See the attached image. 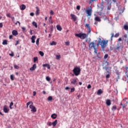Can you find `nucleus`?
<instances>
[{
  "mask_svg": "<svg viewBox=\"0 0 128 128\" xmlns=\"http://www.w3.org/2000/svg\"><path fill=\"white\" fill-rule=\"evenodd\" d=\"M36 16H38L40 14V8L38 7H36Z\"/></svg>",
  "mask_w": 128,
  "mask_h": 128,
  "instance_id": "obj_19",
  "label": "nucleus"
},
{
  "mask_svg": "<svg viewBox=\"0 0 128 128\" xmlns=\"http://www.w3.org/2000/svg\"><path fill=\"white\" fill-rule=\"evenodd\" d=\"M22 30L23 32H24V30H26V28H24V27H22Z\"/></svg>",
  "mask_w": 128,
  "mask_h": 128,
  "instance_id": "obj_59",
  "label": "nucleus"
},
{
  "mask_svg": "<svg viewBox=\"0 0 128 128\" xmlns=\"http://www.w3.org/2000/svg\"><path fill=\"white\" fill-rule=\"evenodd\" d=\"M124 100H126V98H125L122 101V102H121L120 104V105L122 106L123 108H126V105L124 104H122V102H124Z\"/></svg>",
  "mask_w": 128,
  "mask_h": 128,
  "instance_id": "obj_22",
  "label": "nucleus"
},
{
  "mask_svg": "<svg viewBox=\"0 0 128 128\" xmlns=\"http://www.w3.org/2000/svg\"><path fill=\"white\" fill-rule=\"evenodd\" d=\"M49 22H50V24H54V21H52V19H49Z\"/></svg>",
  "mask_w": 128,
  "mask_h": 128,
  "instance_id": "obj_50",
  "label": "nucleus"
},
{
  "mask_svg": "<svg viewBox=\"0 0 128 128\" xmlns=\"http://www.w3.org/2000/svg\"><path fill=\"white\" fill-rule=\"evenodd\" d=\"M38 57H35L34 58V62H38Z\"/></svg>",
  "mask_w": 128,
  "mask_h": 128,
  "instance_id": "obj_35",
  "label": "nucleus"
},
{
  "mask_svg": "<svg viewBox=\"0 0 128 128\" xmlns=\"http://www.w3.org/2000/svg\"><path fill=\"white\" fill-rule=\"evenodd\" d=\"M78 78H74L71 80L72 84L74 86H76L78 84Z\"/></svg>",
  "mask_w": 128,
  "mask_h": 128,
  "instance_id": "obj_8",
  "label": "nucleus"
},
{
  "mask_svg": "<svg viewBox=\"0 0 128 128\" xmlns=\"http://www.w3.org/2000/svg\"><path fill=\"white\" fill-rule=\"evenodd\" d=\"M92 12V7H88V9L86 10V14H87V16H91Z\"/></svg>",
  "mask_w": 128,
  "mask_h": 128,
  "instance_id": "obj_6",
  "label": "nucleus"
},
{
  "mask_svg": "<svg viewBox=\"0 0 128 128\" xmlns=\"http://www.w3.org/2000/svg\"><path fill=\"white\" fill-rule=\"evenodd\" d=\"M124 68H126V76H127V78H128V74H127L126 73L128 72V66H124L123 67Z\"/></svg>",
  "mask_w": 128,
  "mask_h": 128,
  "instance_id": "obj_21",
  "label": "nucleus"
},
{
  "mask_svg": "<svg viewBox=\"0 0 128 128\" xmlns=\"http://www.w3.org/2000/svg\"><path fill=\"white\" fill-rule=\"evenodd\" d=\"M2 44H4V46L6 44H8V40H4L2 42Z\"/></svg>",
  "mask_w": 128,
  "mask_h": 128,
  "instance_id": "obj_31",
  "label": "nucleus"
},
{
  "mask_svg": "<svg viewBox=\"0 0 128 128\" xmlns=\"http://www.w3.org/2000/svg\"><path fill=\"white\" fill-rule=\"evenodd\" d=\"M46 80L48 82H50V78L49 76H46Z\"/></svg>",
  "mask_w": 128,
  "mask_h": 128,
  "instance_id": "obj_44",
  "label": "nucleus"
},
{
  "mask_svg": "<svg viewBox=\"0 0 128 128\" xmlns=\"http://www.w3.org/2000/svg\"><path fill=\"white\" fill-rule=\"evenodd\" d=\"M43 66L44 67L46 66L48 68V70H50V64H44Z\"/></svg>",
  "mask_w": 128,
  "mask_h": 128,
  "instance_id": "obj_25",
  "label": "nucleus"
},
{
  "mask_svg": "<svg viewBox=\"0 0 128 128\" xmlns=\"http://www.w3.org/2000/svg\"><path fill=\"white\" fill-rule=\"evenodd\" d=\"M29 104H30V108H31V112H36V106H34V102H32V101H30L27 102L26 104L27 108H28Z\"/></svg>",
  "mask_w": 128,
  "mask_h": 128,
  "instance_id": "obj_3",
  "label": "nucleus"
},
{
  "mask_svg": "<svg viewBox=\"0 0 128 128\" xmlns=\"http://www.w3.org/2000/svg\"><path fill=\"white\" fill-rule=\"evenodd\" d=\"M36 94V91L33 92V96H34Z\"/></svg>",
  "mask_w": 128,
  "mask_h": 128,
  "instance_id": "obj_55",
  "label": "nucleus"
},
{
  "mask_svg": "<svg viewBox=\"0 0 128 128\" xmlns=\"http://www.w3.org/2000/svg\"><path fill=\"white\" fill-rule=\"evenodd\" d=\"M18 44H20V42H19L18 40H17L16 42V44H15V46H18Z\"/></svg>",
  "mask_w": 128,
  "mask_h": 128,
  "instance_id": "obj_58",
  "label": "nucleus"
},
{
  "mask_svg": "<svg viewBox=\"0 0 128 128\" xmlns=\"http://www.w3.org/2000/svg\"><path fill=\"white\" fill-rule=\"evenodd\" d=\"M110 74H108L107 75H106V78H110Z\"/></svg>",
  "mask_w": 128,
  "mask_h": 128,
  "instance_id": "obj_51",
  "label": "nucleus"
},
{
  "mask_svg": "<svg viewBox=\"0 0 128 128\" xmlns=\"http://www.w3.org/2000/svg\"><path fill=\"white\" fill-rule=\"evenodd\" d=\"M14 68L16 70H18L20 68V66H18V65L14 64Z\"/></svg>",
  "mask_w": 128,
  "mask_h": 128,
  "instance_id": "obj_36",
  "label": "nucleus"
},
{
  "mask_svg": "<svg viewBox=\"0 0 128 128\" xmlns=\"http://www.w3.org/2000/svg\"><path fill=\"white\" fill-rule=\"evenodd\" d=\"M90 0V2H96V0Z\"/></svg>",
  "mask_w": 128,
  "mask_h": 128,
  "instance_id": "obj_63",
  "label": "nucleus"
},
{
  "mask_svg": "<svg viewBox=\"0 0 128 128\" xmlns=\"http://www.w3.org/2000/svg\"><path fill=\"white\" fill-rule=\"evenodd\" d=\"M30 16H34V12L30 13Z\"/></svg>",
  "mask_w": 128,
  "mask_h": 128,
  "instance_id": "obj_54",
  "label": "nucleus"
},
{
  "mask_svg": "<svg viewBox=\"0 0 128 128\" xmlns=\"http://www.w3.org/2000/svg\"><path fill=\"white\" fill-rule=\"evenodd\" d=\"M76 36H78V38H80V40H84L88 37V35L84 33H80V34H75Z\"/></svg>",
  "mask_w": 128,
  "mask_h": 128,
  "instance_id": "obj_4",
  "label": "nucleus"
},
{
  "mask_svg": "<svg viewBox=\"0 0 128 128\" xmlns=\"http://www.w3.org/2000/svg\"><path fill=\"white\" fill-rule=\"evenodd\" d=\"M98 46H101L102 48L104 50L106 46H108V40H102L100 38H98Z\"/></svg>",
  "mask_w": 128,
  "mask_h": 128,
  "instance_id": "obj_2",
  "label": "nucleus"
},
{
  "mask_svg": "<svg viewBox=\"0 0 128 128\" xmlns=\"http://www.w3.org/2000/svg\"><path fill=\"white\" fill-rule=\"evenodd\" d=\"M103 92H104L102 91V89H99L97 92V94L98 96H100V94H102Z\"/></svg>",
  "mask_w": 128,
  "mask_h": 128,
  "instance_id": "obj_16",
  "label": "nucleus"
},
{
  "mask_svg": "<svg viewBox=\"0 0 128 128\" xmlns=\"http://www.w3.org/2000/svg\"><path fill=\"white\" fill-rule=\"evenodd\" d=\"M71 20H73L74 22H76L77 20L76 16L74 14H70Z\"/></svg>",
  "mask_w": 128,
  "mask_h": 128,
  "instance_id": "obj_10",
  "label": "nucleus"
},
{
  "mask_svg": "<svg viewBox=\"0 0 128 128\" xmlns=\"http://www.w3.org/2000/svg\"><path fill=\"white\" fill-rule=\"evenodd\" d=\"M66 46H70V42H65Z\"/></svg>",
  "mask_w": 128,
  "mask_h": 128,
  "instance_id": "obj_52",
  "label": "nucleus"
},
{
  "mask_svg": "<svg viewBox=\"0 0 128 128\" xmlns=\"http://www.w3.org/2000/svg\"><path fill=\"white\" fill-rule=\"evenodd\" d=\"M10 80H14V76L12 74L10 75Z\"/></svg>",
  "mask_w": 128,
  "mask_h": 128,
  "instance_id": "obj_37",
  "label": "nucleus"
},
{
  "mask_svg": "<svg viewBox=\"0 0 128 128\" xmlns=\"http://www.w3.org/2000/svg\"><path fill=\"white\" fill-rule=\"evenodd\" d=\"M76 10H80V6H76Z\"/></svg>",
  "mask_w": 128,
  "mask_h": 128,
  "instance_id": "obj_49",
  "label": "nucleus"
},
{
  "mask_svg": "<svg viewBox=\"0 0 128 128\" xmlns=\"http://www.w3.org/2000/svg\"><path fill=\"white\" fill-rule=\"evenodd\" d=\"M26 8V5L23 4L21 6L20 10H24V9Z\"/></svg>",
  "mask_w": 128,
  "mask_h": 128,
  "instance_id": "obj_24",
  "label": "nucleus"
},
{
  "mask_svg": "<svg viewBox=\"0 0 128 128\" xmlns=\"http://www.w3.org/2000/svg\"><path fill=\"white\" fill-rule=\"evenodd\" d=\"M3 25H2V23H0V28H2Z\"/></svg>",
  "mask_w": 128,
  "mask_h": 128,
  "instance_id": "obj_62",
  "label": "nucleus"
},
{
  "mask_svg": "<svg viewBox=\"0 0 128 128\" xmlns=\"http://www.w3.org/2000/svg\"><path fill=\"white\" fill-rule=\"evenodd\" d=\"M48 100H52V96H49L48 98Z\"/></svg>",
  "mask_w": 128,
  "mask_h": 128,
  "instance_id": "obj_40",
  "label": "nucleus"
},
{
  "mask_svg": "<svg viewBox=\"0 0 128 128\" xmlns=\"http://www.w3.org/2000/svg\"><path fill=\"white\" fill-rule=\"evenodd\" d=\"M12 106H14V102H11L10 103V110L12 109Z\"/></svg>",
  "mask_w": 128,
  "mask_h": 128,
  "instance_id": "obj_33",
  "label": "nucleus"
},
{
  "mask_svg": "<svg viewBox=\"0 0 128 128\" xmlns=\"http://www.w3.org/2000/svg\"><path fill=\"white\" fill-rule=\"evenodd\" d=\"M6 16L8 18H12V16H10V13L6 14Z\"/></svg>",
  "mask_w": 128,
  "mask_h": 128,
  "instance_id": "obj_47",
  "label": "nucleus"
},
{
  "mask_svg": "<svg viewBox=\"0 0 128 128\" xmlns=\"http://www.w3.org/2000/svg\"><path fill=\"white\" fill-rule=\"evenodd\" d=\"M32 25L34 26H35V28H38V24H36V22H32Z\"/></svg>",
  "mask_w": 128,
  "mask_h": 128,
  "instance_id": "obj_29",
  "label": "nucleus"
},
{
  "mask_svg": "<svg viewBox=\"0 0 128 128\" xmlns=\"http://www.w3.org/2000/svg\"><path fill=\"white\" fill-rule=\"evenodd\" d=\"M118 42H122V38H119L118 40Z\"/></svg>",
  "mask_w": 128,
  "mask_h": 128,
  "instance_id": "obj_64",
  "label": "nucleus"
},
{
  "mask_svg": "<svg viewBox=\"0 0 128 128\" xmlns=\"http://www.w3.org/2000/svg\"><path fill=\"white\" fill-rule=\"evenodd\" d=\"M60 55H56V60H60Z\"/></svg>",
  "mask_w": 128,
  "mask_h": 128,
  "instance_id": "obj_43",
  "label": "nucleus"
},
{
  "mask_svg": "<svg viewBox=\"0 0 128 128\" xmlns=\"http://www.w3.org/2000/svg\"><path fill=\"white\" fill-rule=\"evenodd\" d=\"M118 36H120V33H117L115 35L114 33L111 34V37L110 40V42H112L113 38H118Z\"/></svg>",
  "mask_w": 128,
  "mask_h": 128,
  "instance_id": "obj_7",
  "label": "nucleus"
},
{
  "mask_svg": "<svg viewBox=\"0 0 128 128\" xmlns=\"http://www.w3.org/2000/svg\"><path fill=\"white\" fill-rule=\"evenodd\" d=\"M50 34L52 33V32H54V26L52 25L50 26Z\"/></svg>",
  "mask_w": 128,
  "mask_h": 128,
  "instance_id": "obj_26",
  "label": "nucleus"
},
{
  "mask_svg": "<svg viewBox=\"0 0 128 128\" xmlns=\"http://www.w3.org/2000/svg\"><path fill=\"white\" fill-rule=\"evenodd\" d=\"M124 29L126 30H128V25H125V26H124Z\"/></svg>",
  "mask_w": 128,
  "mask_h": 128,
  "instance_id": "obj_42",
  "label": "nucleus"
},
{
  "mask_svg": "<svg viewBox=\"0 0 128 128\" xmlns=\"http://www.w3.org/2000/svg\"><path fill=\"white\" fill-rule=\"evenodd\" d=\"M50 14H51V16H54V11H52V10H50Z\"/></svg>",
  "mask_w": 128,
  "mask_h": 128,
  "instance_id": "obj_45",
  "label": "nucleus"
},
{
  "mask_svg": "<svg viewBox=\"0 0 128 128\" xmlns=\"http://www.w3.org/2000/svg\"><path fill=\"white\" fill-rule=\"evenodd\" d=\"M12 34L13 36H18V31L16 30H13L12 31Z\"/></svg>",
  "mask_w": 128,
  "mask_h": 128,
  "instance_id": "obj_15",
  "label": "nucleus"
},
{
  "mask_svg": "<svg viewBox=\"0 0 128 128\" xmlns=\"http://www.w3.org/2000/svg\"><path fill=\"white\" fill-rule=\"evenodd\" d=\"M52 118H53V120H56V118H58V115L56 114H52L51 116Z\"/></svg>",
  "mask_w": 128,
  "mask_h": 128,
  "instance_id": "obj_18",
  "label": "nucleus"
},
{
  "mask_svg": "<svg viewBox=\"0 0 128 128\" xmlns=\"http://www.w3.org/2000/svg\"><path fill=\"white\" fill-rule=\"evenodd\" d=\"M12 21L13 22H14V17L11 16Z\"/></svg>",
  "mask_w": 128,
  "mask_h": 128,
  "instance_id": "obj_48",
  "label": "nucleus"
},
{
  "mask_svg": "<svg viewBox=\"0 0 128 128\" xmlns=\"http://www.w3.org/2000/svg\"><path fill=\"white\" fill-rule=\"evenodd\" d=\"M36 44L38 46L40 44V38H38L36 40Z\"/></svg>",
  "mask_w": 128,
  "mask_h": 128,
  "instance_id": "obj_34",
  "label": "nucleus"
},
{
  "mask_svg": "<svg viewBox=\"0 0 128 128\" xmlns=\"http://www.w3.org/2000/svg\"><path fill=\"white\" fill-rule=\"evenodd\" d=\"M108 58V54H106L104 56V58L106 60V59Z\"/></svg>",
  "mask_w": 128,
  "mask_h": 128,
  "instance_id": "obj_46",
  "label": "nucleus"
},
{
  "mask_svg": "<svg viewBox=\"0 0 128 128\" xmlns=\"http://www.w3.org/2000/svg\"><path fill=\"white\" fill-rule=\"evenodd\" d=\"M103 70H105L106 71V72H108V74H110V72H111L112 70V67H106V66H105L103 68Z\"/></svg>",
  "mask_w": 128,
  "mask_h": 128,
  "instance_id": "obj_9",
  "label": "nucleus"
},
{
  "mask_svg": "<svg viewBox=\"0 0 128 128\" xmlns=\"http://www.w3.org/2000/svg\"><path fill=\"white\" fill-rule=\"evenodd\" d=\"M30 34H31V36H32V30H30Z\"/></svg>",
  "mask_w": 128,
  "mask_h": 128,
  "instance_id": "obj_61",
  "label": "nucleus"
},
{
  "mask_svg": "<svg viewBox=\"0 0 128 128\" xmlns=\"http://www.w3.org/2000/svg\"><path fill=\"white\" fill-rule=\"evenodd\" d=\"M36 68V64H34L30 68V70H34Z\"/></svg>",
  "mask_w": 128,
  "mask_h": 128,
  "instance_id": "obj_13",
  "label": "nucleus"
},
{
  "mask_svg": "<svg viewBox=\"0 0 128 128\" xmlns=\"http://www.w3.org/2000/svg\"><path fill=\"white\" fill-rule=\"evenodd\" d=\"M18 24L19 26H20V22L19 21H17L16 24Z\"/></svg>",
  "mask_w": 128,
  "mask_h": 128,
  "instance_id": "obj_56",
  "label": "nucleus"
},
{
  "mask_svg": "<svg viewBox=\"0 0 128 128\" xmlns=\"http://www.w3.org/2000/svg\"><path fill=\"white\" fill-rule=\"evenodd\" d=\"M57 124H58V120H54V122H53L52 123L53 126H56Z\"/></svg>",
  "mask_w": 128,
  "mask_h": 128,
  "instance_id": "obj_23",
  "label": "nucleus"
},
{
  "mask_svg": "<svg viewBox=\"0 0 128 128\" xmlns=\"http://www.w3.org/2000/svg\"><path fill=\"white\" fill-rule=\"evenodd\" d=\"M106 104L108 106H110L112 104V102H110V100H106Z\"/></svg>",
  "mask_w": 128,
  "mask_h": 128,
  "instance_id": "obj_17",
  "label": "nucleus"
},
{
  "mask_svg": "<svg viewBox=\"0 0 128 128\" xmlns=\"http://www.w3.org/2000/svg\"><path fill=\"white\" fill-rule=\"evenodd\" d=\"M50 46H56V42L53 41L52 42L50 43Z\"/></svg>",
  "mask_w": 128,
  "mask_h": 128,
  "instance_id": "obj_30",
  "label": "nucleus"
},
{
  "mask_svg": "<svg viewBox=\"0 0 128 128\" xmlns=\"http://www.w3.org/2000/svg\"><path fill=\"white\" fill-rule=\"evenodd\" d=\"M94 20H96V22H101L102 20H100V17L96 16L94 18Z\"/></svg>",
  "mask_w": 128,
  "mask_h": 128,
  "instance_id": "obj_27",
  "label": "nucleus"
},
{
  "mask_svg": "<svg viewBox=\"0 0 128 128\" xmlns=\"http://www.w3.org/2000/svg\"><path fill=\"white\" fill-rule=\"evenodd\" d=\"M122 48V46H117L116 47V48H114V50H120Z\"/></svg>",
  "mask_w": 128,
  "mask_h": 128,
  "instance_id": "obj_38",
  "label": "nucleus"
},
{
  "mask_svg": "<svg viewBox=\"0 0 128 128\" xmlns=\"http://www.w3.org/2000/svg\"><path fill=\"white\" fill-rule=\"evenodd\" d=\"M12 38H14V36H12V35H10V36H9V38H10V40L12 39Z\"/></svg>",
  "mask_w": 128,
  "mask_h": 128,
  "instance_id": "obj_53",
  "label": "nucleus"
},
{
  "mask_svg": "<svg viewBox=\"0 0 128 128\" xmlns=\"http://www.w3.org/2000/svg\"><path fill=\"white\" fill-rule=\"evenodd\" d=\"M36 36H32L31 40L32 44H34V42H36Z\"/></svg>",
  "mask_w": 128,
  "mask_h": 128,
  "instance_id": "obj_11",
  "label": "nucleus"
},
{
  "mask_svg": "<svg viewBox=\"0 0 128 128\" xmlns=\"http://www.w3.org/2000/svg\"><path fill=\"white\" fill-rule=\"evenodd\" d=\"M8 110H10L8 109V108H6V106H4V112L5 113H8Z\"/></svg>",
  "mask_w": 128,
  "mask_h": 128,
  "instance_id": "obj_14",
  "label": "nucleus"
},
{
  "mask_svg": "<svg viewBox=\"0 0 128 128\" xmlns=\"http://www.w3.org/2000/svg\"><path fill=\"white\" fill-rule=\"evenodd\" d=\"M76 90V88H70V92H74Z\"/></svg>",
  "mask_w": 128,
  "mask_h": 128,
  "instance_id": "obj_39",
  "label": "nucleus"
},
{
  "mask_svg": "<svg viewBox=\"0 0 128 128\" xmlns=\"http://www.w3.org/2000/svg\"><path fill=\"white\" fill-rule=\"evenodd\" d=\"M116 110V106H114L112 108V112H114V110Z\"/></svg>",
  "mask_w": 128,
  "mask_h": 128,
  "instance_id": "obj_28",
  "label": "nucleus"
},
{
  "mask_svg": "<svg viewBox=\"0 0 128 128\" xmlns=\"http://www.w3.org/2000/svg\"><path fill=\"white\" fill-rule=\"evenodd\" d=\"M92 88V86L90 84H88V86H87L88 88Z\"/></svg>",
  "mask_w": 128,
  "mask_h": 128,
  "instance_id": "obj_57",
  "label": "nucleus"
},
{
  "mask_svg": "<svg viewBox=\"0 0 128 128\" xmlns=\"http://www.w3.org/2000/svg\"><path fill=\"white\" fill-rule=\"evenodd\" d=\"M124 38H128V35L124 34Z\"/></svg>",
  "mask_w": 128,
  "mask_h": 128,
  "instance_id": "obj_60",
  "label": "nucleus"
},
{
  "mask_svg": "<svg viewBox=\"0 0 128 128\" xmlns=\"http://www.w3.org/2000/svg\"><path fill=\"white\" fill-rule=\"evenodd\" d=\"M96 42L98 40H96L89 44V49L94 50V52L95 54H98V43L96 44Z\"/></svg>",
  "mask_w": 128,
  "mask_h": 128,
  "instance_id": "obj_1",
  "label": "nucleus"
},
{
  "mask_svg": "<svg viewBox=\"0 0 128 128\" xmlns=\"http://www.w3.org/2000/svg\"><path fill=\"white\" fill-rule=\"evenodd\" d=\"M85 26L88 28V34H90L91 30H90V24H86Z\"/></svg>",
  "mask_w": 128,
  "mask_h": 128,
  "instance_id": "obj_12",
  "label": "nucleus"
},
{
  "mask_svg": "<svg viewBox=\"0 0 128 128\" xmlns=\"http://www.w3.org/2000/svg\"><path fill=\"white\" fill-rule=\"evenodd\" d=\"M56 28L58 30H59V32H62V26H60V25H57Z\"/></svg>",
  "mask_w": 128,
  "mask_h": 128,
  "instance_id": "obj_20",
  "label": "nucleus"
},
{
  "mask_svg": "<svg viewBox=\"0 0 128 128\" xmlns=\"http://www.w3.org/2000/svg\"><path fill=\"white\" fill-rule=\"evenodd\" d=\"M39 54H40V56H44V52L40 51L39 52Z\"/></svg>",
  "mask_w": 128,
  "mask_h": 128,
  "instance_id": "obj_32",
  "label": "nucleus"
},
{
  "mask_svg": "<svg viewBox=\"0 0 128 128\" xmlns=\"http://www.w3.org/2000/svg\"><path fill=\"white\" fill-rule=\"evenodd\" d=\"M48 126H51L52 124V123L50 122H48L47 123Z\"/></svg>",
  "mask_w": 128,
  "mask_h": 128,
  "instance_id": "obj_41",
  "label": "nucleus"
},
{
  "mask_svg": "<svg viewBox=\"0 0 128 128\" xmlns=\"http://www.w3.org/2000/svg\"><path fill=\"white\" fill-rule=\"evenodd\" d=\"M80 67H75L72 72L74 74H75V76H79V74H80Z\"/></svg>",
  "mask_w": 128,
  "mask_h": 128,
  "instance_id": "obj_5",
  "label": "nucleus"
}]
</instances>
